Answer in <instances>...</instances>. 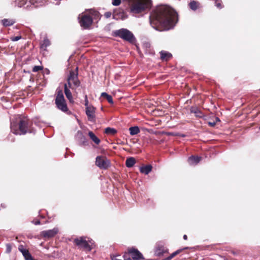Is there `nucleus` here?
<instances>
[{
  "label": "nucleus",
  "mask_w": 260,
  "mask_h": 260,
  "mask_svg": "<svg viewBox=\"0 0 260 260\" xmlns=\"http://www.w3.org/2000/svg\"><path fill=\"white\" fill-rule=\"evenodd\" d=\"M18 250L22 253L25 260H33L32 256L29 253L28 250L25 249L23 245H20L18 246Z\"/></svg>",
  "instance_id": "nucleus-13"
},
{
  "label": "nucleus",
  "mask_w": 260,
  "mask_h": 260,
  "mask_svg": "<svg viewBox=\"0 0 260 260\" xmlns=\"http://www.w3.org/2000/svg\"><path fill=\"white\" fill-rule=\"evenodd\" d=\"M32 222L35 224V225H38V224H40V221L39 220H36L35 221H32Z\"/></svg>",
  "instance_id": "nucleus-39"
},
{
  "label": "nucleus",
  "mask_w": 260,
  "mask_h": 260,
  "mask_svg": "<svg viewBox=\"0 0 260 260\" xmlns=\"http://www.w3.org/2000/svg\"><path fill=\"white\" fill-rule=\"evenodd\" d=\"M31 122L27 119L20 120L19 123L18 129L17 123L15 122H11V132L15 135H24L27 133H31L30 128Z\"/></svg>",
  "instance_id": "nucleus-4"
},
{
  "label": "nucleus",
  "mask_w": 260,
  "mask_h": 260,
  "mask_svg": "<svg viewBox=\"0 0 260 260\" xmlns=\"http://www.w3.org/2000/svg\"><path fill=\"white\" fill-rule=\"evenodd\" d=\"M189 7L192 10H196L199 6V3L195 1H192L190 2L189 4Z\"/></svg>",
  "instance_id": "nucleus-25"
},
{
  "label": "nucleus",
  "mask_w": 260,
  "mask_h": 260,
  "mask_svg": "<svg viewBox=\"0 0 260 260\" xmlns=\"http://www.w3.org/2000/svg\"><path fill=\"white\" fill-rule=\"evenodd\" d=\"M85 112L88 120L90 121H94L95 117V108L92 106L86 107Z\"/></svg>",
  "instance_id": "nucleus-11"
},
{
  "label": "nucleus",
  "mask_w": 260,
  "mask_h": 260,
  "mask_svg": "<svg viewBox=\"0 0 260 260\" xmlns=\"http://www.w3.org/2000/svg\"><path fill=\"white\" fill-rule=\"evenodd\" d=\"M216 120L217 121H219V118L216 117Z\"/></svg>",
  "instance_id": "nucleus-42"
},
{
  "label": "nucleus",
  "mask_w": 260,
  "mask_h": 260,
  "mask_svg": "<svg viewBox=\"0 0 260 260\" xmlns=\"http://www.w3.org/2000/svg\"><path fill=\"white\" fill-rule=\"evenodd\" d=\"M88 136L90 139L96 144L99 145L100 143L101 140L94 135L92 132L89 131L88 132Z\"/></svg>",
  "instance_id": "nucleus-18"
},
{
  "label": "nucleus",
  "mask_w": 260,
  "mask_h": 260,
  "mask_svg": "<svg viewBox=\"0 0 260 260\" xmlns=\"http://www.w3.org/2000/svg\"><path fill=\"white\" fill-rule=\"evenodd\" d=\"M85 106H86V107L91 106V105H88V99H87V95H85Z\"/></svg>",
  "instance_id": "nucleus-35"
},
{
  "label": "nucleus",
  "mask_w": 260,
  "mask_h": 260,
  "mask_svg": "<svg viewBox=\"0 0 260 260\" xmlns=\"http://www.w3.org/2000/svg\"><path fill=\"white\" fill-rule=\"evenodd\" d=\"M121 0H112V4L113 6H118L121 4Z\"/></svg>",
  "instance_id": "nucleus-30"
},
{
  "label": "nucleus",
  "mask_w": 260,
  "mask_h": 260,
  "mask_svg": "<svg viewBox=\"0 0 260 260\" xmlns=\"http://www.w3.org/2000/svg\"><path fill=\"white\" fill-rule=\"evenodd\" d=\"M29 3L32 4L34 7L41 5L43 3L42 0H29Z\"/></svg>",
  "instance_id": "nucleus-27"
},
{
  "label": "nucleus",
  "mask_w": 260,
  "mask_h": 260,
  "mask_svg": "<svg viewBox=\"0 0 260 260\" xmlns=\"http://www.w3.org/2000/svg\"><path fill=\"white\" fill-rule=\"evenodd\" d=\"M191 112L194 113L197 117H202L203 116V114L201 111L197 108L191 109Z\"/></svg>",
  "instance_id": "nucleus-26"
},
{
  "label": "nucleus",
  "mask_w": 260,
  "mask_h": 260,
  "mask_svg": "<svg viewBox=\"0 0 260 260\" xmlns=\"http://www.w3.org/2000/svg\"><path fill=\"white\" fill-rule=\"evenodd\" d=\"M83 144L84 145H86V144H87V141L83 142Z\"/></svg>",
  "instance_id": "nucleus-41"
},
{
  "label": "nucleus",
  "mask_w": 260,
  "mask_h": 260,
  "mask_svg": "<svg viewBox=\"0 0 260 260\" xmlns=\"http://www.w3.org/2000/svg\"><path fill=\"white\" fill-rule=\"evenodd\" d=\"M220 2H221L220 0H216L215 1V6L218 8H221V6Z\"/></svg>",
  "instance_id": "nucleus-33"
},
{
  "label": "nucleus",
  "mask_w": 260,
  "mask_h": 260,
  "mask_svg": "<svg viewBox=\"0 0 260 260\" xmlns=\"http://www.w3.org/2000/svg\"><path fill=\"white\" fill-rule=\"evenodd\" d=\"M150 22L152 26L158 29V25L164 30L173 28L177 22V13L170 7L161 5L152 12L150 17Z\"/></svg>",
  "instance_id": "nucleus-1"
},
{
  "label": "nucleus",
  "mask_w": 260,
  "mask_h": 260,
  "mask_svg": "<svg viewBox=\"0 0 260 260\" xmlns=\"http://www.w3.org/2000/svg\"><path fill=\"white\" fill-rule=\"evenodd\" d=\"M167 252V250L165 248L162 244L159 243L157 244L155 250V254L156 255L160 256L162 255L164 253Z\"/></svg>",
  "instance_id": "nucleus-14"
},
{
  "label": "nucleus",
  "mask_w": 260,
  "mask_h": 260,
  "mask_svg": "<svg viewBox=\"0 0 260 260\" xmlns=\"http://www.w3.org/2000/svg\"><path fill=\"white\" fill-rule=\"evenodd\" d=\"M114 18H116V17L115 15H114ZM116 19H117V18H116Z\"/></svg>",
  "instance_id": "nucleus-43"
},
{
  "label": "nucleus",
  "mask_w": 260,
  "mask_h": 260,
  "mask_svg": "<svg viewBox=\"0 0 260 260\" xmlns=\"http://www.w3.org/2000/svg\"><path fill=\"white\" fill-rule=\"evenodd\" d=\"M79 18L80 19L79 21L81 26L84 28H88L92 23L93 20L92 17L87 15H84L79 16Z\"/></svg>",
  "instance_id": "nucleus-9"
},
{
  "label": "nucleus",
  "mask_w": 260,
  "mask_h": 260,
  "mask_svg": "<svg viewBox=\"0 0 260 260\" xmlns=\"http://www.w3.org/2000/svg\"><path fill=\"white\" fill-rule=\"evenodd\" d=\"M96 165L101 169H106L110 166V161L106 157L98 156L96 157Z\"/></svg>",
  "instance_id": "nucleus-8"
},
{
  "label": "nucleus",
  "mask_w": 260,
  "mask_h": 260,
  "mask_svg": "<svg viewBox=\"0 0 260 260\" xmlns=\"http://www.w3.org/2000/svg\"><path fill=\"white\" fill-rule=\"evenodd\" d=\"M201 159V157L191 156L188 158V162L190 165L193 166L198 164Z\"/></svg>",
  "instance_id": "nucleus-15"
},
{
  "label": "nucleus",
  "mask_w": 260,
  "mask_h": 260,
  "mask_svg": "<svg viewBox=\"0 0 260 260\" xmlns=\"http://www.w3.org/2000/svg\"><path fill=\"white\" fill-rule=\"evenodd\" d=\"M105 133L107 135H114L117 133V131L115 128L108 127L105 128Z\"/></svg>",
  "instance_id": "nucleus-23"
},
{
  "label": "nucleus",
  "mask_w": 260,
  "mask_h": 260,
  "mask_svg": "<svg viewBox=\"0 0 260 260\" xmlns=\"http://www.w3.org/2000/svg\"><path fill=\"white\" fill-rule=\"evenodd\" d=\"M15 21L13 19H4L2 20V23L4 26H9L13 25Z\"/></svg>",
  "instance_id": "nucleus-19"
},
{
  "label": "nucleus",
  "mask_w": 260,
  "mask_h": 260,
  "mask_svg": "<svg viewBox=\"0 0 260 260\" xmlns=\"http://www.w3.org/2000/svg\"><path fill=\"white\" fill-rule=\"evenodd\" d=\"M50 44V43L49 40L48 39H45L41 44V47L43 48H45L49 46Z\"/></svg>",
  "instance_id": "nucleus-28"
},
{
  "label": "nucleus",
  "mask_w": 260,
  "mask_h": 260,
  "mask_svg": "<svg viewBox=\"0 0 260 260\" xmlns=\"http://www.w3.org/2000/svg\"><path fill=\"white\" fill-rule=\"evenodd\" d=\"M136 163L135 159L134 157L128 158L126 160V166L128 168L132 167Z\"/></svg>",
  "instance_id": "nucleus-21"
},
{
  "label": "nucleus",
  "mask_w": 260,
  "mask_h": 260,
  "mask_svg": "<svg viewBox=\"0 0 260 260\" xmlns=\"http://www.w3.org/2000/svg\"><path fill=\"white\" fill-rule=\"evenodd\" d=\"M76 244L84 248L87 251H90L93 246V242L91 239L85 237H80L74 240Z\"/></svg>",
  "instance_id": "nucleus-7"
},
{
  "label": "nucleus",
  "mask_w": 260,
  "mask_h": 260,
  "mask_svg": "<svg viewBox=\"0 0 260 260\" xmlns=\"http://www.w3.org/2000/svg\"><path fill=\"white\" fill-rule=\"evenodd\" d=\"M17 5L19 7H22L26 6L25 7L26 8H28L31 7V5H32V4L29 3V1L27 2V0H21L17 3Z\"/></svg>",
  "instance_id": "nucleus-20"
},
{
  "label": "nucleus",
  "mask_w": 260,
  "mask_h": 260,
  "mask_svg": "<svg viewBox=\"0 0 260 260\" xmlns=\"http://www.w3.org/2000/svg\"><path fill=\"white\" fill-rule=\"evenodd\" d=\"M112 260H122L120 255H115L112 257Z\"/></svg>",
  "instance_id": "nucleus-34"
},
{
  "label": "nucleus",
  "mask_w": 260,
  "mask_h": 260,
  "mask_svg": "<svg viewBox=\"0 0 260 260\" xmlns=\"http://www.w3.org/2000/svg\"><path fill=\"white\" fill-rule=\"evenodd\" d=\"M151 4V0H129V12L135 15L144 12Z\"/></svg>",
  "instance_id": "nucleus-3"
},
{
  "label": "nucleus",
  "mask_w": 260,
  "mask_h": 260,
  "mask_svg": "<svg viewBox=\"0 0 260 260\" xmlns=\"http://www.w3.org/2000/svg\"><path fill=\"white\" fill-rule=\"evenodd\" d=\"M208 124L211 126H214L216 124V123L215 122H209Z\"/></svg>",
  "instance_id": "nucleus-38"
},
{
  "label": "nucleus",
  "mask_w": 260,
  "mask_h": 260,
  "mask_svg": "<svg viewBox=\"0 0 260 260\" xmlns=\"http://www.w3.org/2000/svg\"><path fill=\"white\" fill-rule=\"evenodd\" d=\"M58 232V229L54 228L52 230L43 231L41 232L40 235L45 239H49L53 237Z\"/></svg>",
  "instance_id": "nucleus-10"
},
{
  "label": "nucleus",
  "mask_w": 260,
  "mask_h": 260,
  "mask_svg": "<svg viewBox=\"0 0 260 260\" xmlns=\"http://www.w3.org/2000/svg\"><path fill=\"white\" fill-rule=\"evenodd\" d=\"M105 16L106 18H109L111 16V13L110 12H106L105 14Z\"/></svg>",
  "instance_id": "nucleus-37"
},
{
  "label": "nucleus",
  "mask_w": 260,
  "mask_h": 260,
  "mask_svg": "<svg viewBox=\"0 0 260 260\" xmlns=\"http://www.w3.org/2000/svg\"><path fill=\"white\" fill-rule=\"evenodd\" d=\"M80 82L78 78L77 72L71 71L68 77L67 83L64 84V93L70 102H73L72 93L70 90H75L80 86Z\"/></svg>",
  "instance_id": "nucleus-2"
},
{
  "label": "nucleus",
  "mask_w": 260,
  "mask_h": 260,
  "mask_svg": "<svg viewBox=\"0 0 260 260\" xmlns=\"http://www.w3.org/2000/svg\"><path fill=\"white\" fill-rule=\"evenodd\" d=\"M55 104L58 109L66 112L68 111V108L61 90H57V94L55 99Z\"/></svg>",
  "instance_id": "nucleus-6"
},
{
  "label": "nucleus",
  "mask_w": 260,
  "mask_h": 260,
  "mask_svg": "<svg viewBox=\"0 0 260 260\" xmlns=\"http://www.w3.org/2000/svg\"><path fill=\"white\" fill-rule=\"evenodd\" d=\"M11 245L10 244H7L6 245V252L9 253L11 251Z\"/></svg>",
  "instance_id": "nucleus-32"
},
{
  "label": "nucleus",
  "mask_w": 260,
  "mask_h": 260,
  "mask_svg": "<svg viewBox=\"0 0 260 260\" xmlns=\"http://www.w3.org/2000/svg\"><path fill=\"white\" fill-rule=\"evenodd\" d=\"M114 33L116 36L119 37L130 43H133L135 41L133 34L127 29L122 28L116 30Z\"/></svg>",
  "instance_id": "nucleus-5"
},
{
  "label": "nucleus",
  "mask_w": 260,
  "mask_h": 260,
  "mask_svg": "<svg viewBox=\"0 0 260 260\" xmlns=\"http://www.w3.org/2000/svg\"><path fill=\"white\" fill-rule=\"evenodd\" d=\"M183 239H184V240H187V236H186V235H184L183 236Z\"/></svg>",
  "instance_id": "nucleus-40"
},
{
  "label": "nucleus",
  "mask_w": 260,
  "mask_h": 260,
  "mask_svg": "<svg viewBox=\"0 0 260 260\" xmlns=\"http://www.w3.org/2000/svg\"><path fill=\"white\" fill-rule=\"evenodd\" d=\"M128 253L134 260H140L144 258L142 254L137 249L135 248L129 249Z\"/></svg>",
  "instance_id": "nucleus-12"
},
{
  "label": "nucleus",
  "mask_w": 260,
  "mask_h": 260,
  "mask_svg": "<svg viewBox=\"0 0 260 260\" xmlns=\"http://www.w3.org/2000/svg\"><path fill=\"white\" fill-rule=\"evenodd\" d=\"M152 169V167L151 165H147L145 166L141 167L140 168V171L142 173L147 175L151 171Z\"/></svg>",
  "instance_id": "nucleus-16"
},
{
  "label": "nucleus",
  "mask_w": 260,
  "mask_h": 260,
  "mask_svg": "<svg viewBox=\"0 0 260 260\" xmlns=\"http://www.w3.org/2000/svg\"><path fill=\"white\" fill-rule=\"evenodd\" d=\"M21 39V36H18L16 37H13L10 38L11 40L13 42L17 41Z\"/></svg>",
  "instance_id": "nucleus-31"
},
{
  "label": "nucleus",
  "mask_w": 260,
  "mask_h": 260,
  "mask_svg": "<svg viewBox=\"0 0 260 260\" xmlns=\"http://www.w3.org/2000/svg\"><path fill=\"white\" fill-rule=\"evenodd\" d=\"M101 96L106 98L109 103H110V104L113 103L112 96L107 94V93L102 92L101 93Z\"/></svg>",
  "instance_id": "nucleus-24"
},
{
  "label": "nucleus",
  "mask_w": 260,
  "mask_h": 260,
  "mask_svg": "<svg viewBox=\"0 0 260 260\" xmlns=\"http://www.w3.org/2000/svg\"><path fill=\"white\" fill-rule=\"evenodd\" d=\"M123 258L124 259V260H132L131 259V258L129 256V255L127 254H124L123 256Z\"/></svg>",
  "instance_id": "nucleus-36"
},
{
  "label": "nucleus",
  "mask_w": 260,
  "mask_h": 260,
  "mask_svg": "<svg viewBox=\"0 0 260 260\" xmlns=\"http://www.w3.org/2000/svg\"><path fill=\"white\" fill-rule=\"evenodd\" d=\"M160 58L163 60H169L171 57L172 54L165 51H161L160 52Z\"/></svg>",
  "instance_id": "nucleus-17"
},
{
  "label": "nucleus",
  "mask_w": 260,
  "mask_h": 260,
  "mask_svg": "<svg viewBox=\"0 0 260 260\" xmlns=\"http://www.w3.org/2000/svg\"><path fill=\"white\" fill-rule=\"evenodd\" d=\"M129 131L131 135H135L140 133V129L138 126L131 127Z\"/></svg>",
  "instance_id": "nucleus-22"
},
{
  "label": "nucleus",
  "mask_w": 260,
  "mask_h": 260,
  "mask_svg": "<svg viewBox=\"0 0 260 260\" xmlns=\"http://www.w3.org/2000/svg\"><path fill=\"white\" fill-rule=\"evenodd\" d=\"M43 69V67L42 66H36L32 69V71L34 72H37L40 70H42Z\"/></svg>",
  "instance_id": "nucleus-29"
}]
</instances>
